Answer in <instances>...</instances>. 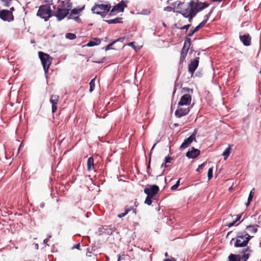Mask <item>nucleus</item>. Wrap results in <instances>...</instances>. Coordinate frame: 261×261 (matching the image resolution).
<instances>
[{
	"label": "nucleus",
	"mask_w": 261,
	"mask_h": 261,
	"mask_svg": "<svg viewBox=\"0 0 261 261\" xmlns=\"http://www.w3.org/2000/svg\"><path fill=\"white\" fill-rule=\"evenodd\" d=\"M48 241H49V240H48V238H46V239H44V241H43V243H44V244H46V245H47V246H49V245H48V244H47V242H48Z\"/></svg>",
	"instance_id": "864d4df0"
},
{
	"label": "nucleus",
	"mask_w": 261,
	"mask_h": 261,
	"mask_svg": "<svg viewBox=\"0 0 261 261\" xmlns=\"http://www.w3.org/2000/svg\"><path fill=\"white\" fill-rule=\"evenodd\" d=\"M151 13V10L149 9H144L142 10L140 12H138V14L144 15H148L150 14Z\"/></svg>",
	"instance_id": "cd10ccee"
},
{
	"label": "nucleus",
	"mask_w": 261,
	"mask_h": 261,
	"mask_svg": "<svg viewBox=\"0 0 261 261\" xmlns=\"http://www.w3.org/2000/svg\"><path fill=\"white\" fill-rule=\"evenodd\" d=\"M184 106H178L177 109L175 112V116L177 118H181L186 116L189 113L191 108L190 107H185Z\"/></svg>",
	"instance_id": "1a4fd4ad"
},
{
	"label": "nucleus",
	"mask_w": 261,
	"mask_h": 261,
	"mask_svg": "<svg viewBox=\"0 0 261 261\" xmlns=\"http://www.w3.org/2000/svg\"><path fill=\"white\" fill-rule=\"evenodd\" d=\"M115 231V228L112 225H101L98 229V233L99 236L102 234L111 235Z\"/></svg>",
	"instance_id": "6e6552de"
},
{
	"label": "nucleus",
	"mask_w": 261,
	"mask_h": 261,
	"mask_svg": "<svg viewBox=\"0 0 261 261\" xmlns=\"http://www.w3.org/2000/svg\"><path fill=\"white\" fill-rule=\"evenodd\" d=\"M172 7H171L170 6H167V7L164 8V10L170 12V11H171L172 10Z\"/></svg>",
	"instance_id": "a18cd8bd"
},
{
	"label": "nucleus",
	"mask_w": 261,
	"mask_h": 261,
	"mask_svg": "<svg viewBox=\"0 0 261 261\" xmlns=\"http://www.w3.org/2000/svg\"><path fill=\"white\" fill-rule=\"evenodd\" d=\"M153 197H151V196H147L146 198V199L145 200V202L144 203L148 205H150L152 203V200H151V198H152Z\"/></svg>",
	"instance_id": "72a5a7b5"
},
{
	"label": "nucleus",
	"mask_w": 261,
	"mask_h": 261,
	"mask_svg": "<svg viewBox=\"0 0 261 261\" xmlns=\"http://www.w3.org/2000/svg\"><path fill=\"white\" fill-rule=\"evenodd\" d=\"M253 237L250 236L246 231L238 232L236 235V239L232 238L230 243L231 244L233 241L234 242V247L236 248H246L249 241Z\"/></svg>",
	"instance_id": "f03ea898"
},
{
	"label": "nucleus",
	"mask_w": 261,
	"mask_h": 261,
	"mask_svg": "<svg viewBox=\"0 0 261 261\" xmlns=\"http://www.w3.org/2000/svg\"><path fill=\"white\" fill-rule=\"evenodd\" d=\"M156 144H157V143H155V144L153 145L152 147L151 148V150H150V157H151V153H152V151L153 149H154V148L155 147V145H156Z\"/></svg>",
	"instance_id": "6e6d98bb"
},
{
	"label": "nucleus",
	"mask_w": 261,
	"mask_h": 261,
	"mask_svg": "<svg viewBox=\"0 0 261 261\" xmlns=\"http://www.w3.org/2000/svg\"><path fill=\"white\" fill-rule=\"evenodd\" d=\"M69 14V9L58 8L57 11L54 14L58 21L63 19Z\"/></svg>",
	"instance_id": "f8f14e48"
},
{
	"label": "nucleus",
	"mask_w": 261,
	"mask_h": 261,
	"mask_svg": "<svg viewBox=\"0 0 261 261\" xmlns=\"http://www.w3.org/2000/svg\"><path fill=\"white\" fill-rule=\"evenodd\" d=\"M111 6L110 4H97L95 3L91 8V11L93 13L100 15L102 17L106 16V13L110 11Z\"/></svg>",
	"instance_id": "39448f33"
},
{
	"label": "nucleus",
	"mask_w": 261,
	"mask_h": 261,
	"mask_svg": "<svg viewBox=\"0 0 261 261\" xmlns=\"http://www.w3.org/2000/svg\"><path fill=\"white\" fill-rule=\"evenodd\" d=\"M95 78L96 77H94L93 78V79H92L89 83V85H90V89H89V91L90 92H92L94 88H95Z\"/></svg>",
	"instance_id": "c85d7f7f"
},
{
	"label": "nucleus",
	"mask_w": 261,
	"mask_h": 261,
	"mask_svg": "<svg viewBox=\"0 0 261 261\" xmlns=\"http://www.w3.org/2000/svg\"><path fill=\"white\" fill-rule=\"evenodd\" d=\"M213 177V168H209L207 172L208 179L210 180Z\"/></svg>",
	"instance_id": "e433bc0d"
},
{
	"label": "nucleus",
	"mask_w": 261,
	"mask_h": 261,
	"mask_svg": "<svg viewBox=\"0 0 261 261\" xmlns=\"http://www.w3.org/2000/svg\"><path fill=\"white\" fill-rule=\"evenodd\" d=\"M72 19H74L75 21L79 23H82L81 19L79 17V16H74L72 18Z\"/></svg>",
	"instance_id": "37998d69"
},
{
	"label": "nucleus",
	"mask_w": 261,
	"mask_h": 261,
	"mask_svg": "<svg viewBox=\"0 0 261 261\" xmlns=\"http://www.w3.org/2000/svg\"><path fill=\"white\" fill-rule=\"evenodd\" d=\"M84 7H85V6H83L81 8H80L78 9L74 8V9L71 10V14H78L79 13H80V12L81 11H82L83 10H84Z\"/></svg>",
	"instance_id": "2f4dec72"
},
{
	"label": "nucleus",
	"mask_w": 261,
	"mask_h": 261,
	"mask_svg": "<svg viewBox=\"0 0 261 261\" xmlns=\"http://www.w3.org/2000/svg\"><path fill=\"white\" fill-rule=\"evenodd\" d=\"M190 26H191V24H187V25H185L184 26L180 28L179 29H180V30H186V31H187L188 30V29H189V28L190 27Z\"/></svg>",
	"instance_id": "a19ab883"
},
{
	"label": "nucleus",
	"mask_w": 261,
	"mask_h": 261,
	"mask_svg": "<svg viewBox=\"0 0 261 261\" xmlns=\"http://www.w3.org/2000/svg\"><path fill=\"white\" fill-rule=\"evenodd\" d=\"M131 211H133V213L135 214H137V210L136 208H134L133 205H127L124 207V212L127 214Z\"/></svg>",
	"instance_id": "5701e85b"
},
{
	"label": "nucleus",
	"mask_w": 261,
	"mask_h": 261,
	"mask_svg": "<svg viewBox=\"0 0 261 261\" xmlns=\"http://www.w3.org/2000/svg\"><path fill=\"white\" fill-rule=\"evenodd\" d=\"M94 169V159L92 157H89L87 161V170L88 171H91Z\"/></svg>",
	"instance_id": "4be33fe9"
},
{
	"label": "nucleus",
	"mask_w": 261,
	"mask_h": 261,
	"mask_svg": "<svg viewBox=\"0 0 261 261\" xmlns=\"http://www.w3.org/2000/svg\"><path fill=\"white\" fill-rule=\"evenodd\" d=\"M80 247V243H78V244H76L72 248H76V249H79Z\"/></svg>",
	"instance_id": "603ef678"
},
{
	"label": "nucleus",
	"mask_w": 261,
	"mask_h": 261,
	"mask_svg": "<svg viewBox=\"0 0 261 261\" xmlns=\"http://www.w3.org/2000/svg\"><path fill=\"white\" fill-rule=\"evenodd\" d=\"M9 11H11V13H12V12L14 11V7H11L10 9V10H9Z\"/></svg>",
	"instance_id": "e2e57ef3"
},
{
	"label": "nucleus",
	"mask_w": 261,
	"mask_h": 261,
	"mask_svg": "<svg viewBox=\"0 0 261 261\" xmlns=\"http://www.w3.org/2000/svg\"><path fill=\"white\" fill-rule=\"evenodd\" d=\"M231 146H232L231 145H229L228 146V147L227 148H226L225 149V150H224V151L223 152V155L224 156V160H226L227 159V158H228V156L230 154V153Z\"/></svg>",
	"instance_id": "a878e982"
},
{
	"label": "nucleus",
	"mask_w": 261,
	"mask_h": 261,
	"mask_svg": "<svg viewBox=\"0 0 261 261\" xmlns=\"http://www.w3.org/2000/svg\"><path fill=\"white\" fill-rule=\"evenodd\" d=\"M181 93H192L193 92V90L192 89H190L187 87H184L181 89Z\"/></svg>",
	"instance_id": "7c9ffc66"
},
{
	"label": "nucleus",
	"mask_w": 261,
	"mask_h": 261,
	"mask_svg": "<svg viewBox=\"0 0 261 261\" xmlns=\"http://www.w3.org/2000/svg\"><path fill=\"white\" fill-rule=\"evenodd\" d=\"M127 45L129 46H130V47H132L133 48H136V46L135 45V43L134 42H129L128 43Z\"/></svg>",
	"instance_id": "de8ad7c7"
},
{
	"label": "nucleus",
	"mask_w": 261,
	"mask_h": 261,
	"mask_svg": "<svg viewBox=\"0 0 261 261\" xmlns=\"http://www.w3.org/2000/svg\"><path fill=\"white\" fill-rule=\"evenodd\" d=\"M191 44V39L188 37H186L185 38L184 46H183V47L181 49V51L180 52V61H179L180 64H181L182 63H183L184 61H185V59L187 56L188 51L189 49Z\"/></svg>",
	"instance_id": "0eeeda50"
},
{
	"label": "nucleus",
	"mask_w": 261,
	"mask_h": 261,
	"mask_svg": "<svg viewBox=\"0 0 261 261\" xmlns=\"http://www.w3.org/2000/svg\"><path fill=\"white\" fill-rule=\"evenodd\" d=\"M44 205H45V203L44 202H41L40 204V207L43 208L44 207Z\"/></svg>",
	"instance_id": "052dcab7"
},
{
	"label": "nucleus",
	"mask_w": 261,
	"mask_h": 261,
	"mask_svg": "<svg viewBox=\"0 0 261 261\" xmlns=\"http://www.w3.org/2000/svg\"><path fill=\"white\" fill-rule=\"evenodd\" d=\"M204 26V25L202 23L200 22L193 30H191L190 31L187 37H189L192 36L195 32L198 31L199 29L203 27Z\"/></svg>",
	"instance_id": "393cba45"
},
{
	"label": "nucleus",
	"mask_w": 261,
	"mask_h": 261,
	"mask_svg": "<svg viewBox=\"0 0 261 261\" xmlns=\"http://www.w3.org/2000/svg\"><path fill=\"white\" fill-rule=\"evenodd\" d=\"M239 38L240 41L244 46H248L251 45V37L249 34H246L244 35L240 34Z\"/></svg>",
	"instance_id": "f3484780"
},
{
	"label": "nucleus",
	"mask_w": 261,
	"mask_h": 261,
	"mask_svg": "<svg viewBox=\"0 0 261 261\" xmlns=\"http://www.w3.org/2000/svg\"><path fill=\"white\" fill-rule=\"evenodd\" d=\"M66 7H67L66 9H69V11L70 9H71V7H72L71 3H70V2H67V3H66Z\"/></svg>",
	"instance_id": "09e8293b"
},
{
	"label": "nucleus",
	"mask_w": 261,
	"mask_h": 261,
	"mask_svg": "<svg viewBox=\"0 0 261 261\" xmlns=\"http://www.w3.org/2000/svg\"><path fill=\"white\" fill-rule=\"evenodd\" d=\"M39 57L41 61L44 73L47 76L48 72V69L52 61V59L49 55L42 51L39 52Z\"/></svg>",
	"instance_id": "423d86ee"
},
{
	"label": "nucleus",
	"mask_w": 261,
	"mask_h": 261,
	"mask_svg": "<svg viewBox=\"0 0 261 261\" xmlns=\"http://www.w3.org/2000/svg\"><path fill=\"white\" fill-rule=\"evenodd\" d=\"M124 40V38H120L119 39H118L117 40H115V41H116V42H122Z\"/></svg>",
	"instance_id": "4d7b16f0"
},
{
	"label": "nucleus",
	"mask_w": 261,
	"mask_h": 261,
	"mask_svg": "<svg viewBox=\"0 0 261 261\" xmlns=\"http://www.w3.org/2000/svg\"><path fill=\"white\" fill-rule=\"evenodd\" d=\"M73 14H71V12H70V13H69L66 17H67L68 19H72L73 17Z\"/></svg>",
	"instance_id": "8fccbe9b"
},
{
	"label": "nucleus",
	"mask_w": 261,
	"mask_h": 261,
	"mask_svg": "<svg viewBox=\"0 0 261 261\" xmlns=\"http://www.w3.org/2000/svg\"><path fill=\"white\" fill-rule=\"evenodd\" d=\"M127 214L124 212L123 213L120 214L118 215V217L119 218H122L125 217Z\"/></svg>",
	"instance_id": "49530a36"
},
{
	"label": "nucleus",
	"mask_w": 261,
	"mask_h": 261,
	"mask_svg": "<svg viewBox=\"0 0 261 261\" xmlns=\"http://www.w3.org/2000/svg\"><path fill=\"white\" fill-rule=\"evenodd\" d=\"M116 43V41H113L112 42V43H110L109 44H108L106 47V50H110V49H114V48L112 47V46L115 43Z\"/></svg>",
	"instance_id": "c9c22d12"
},
{
	"label": "nucleus",
	"mask_w": 261,
	"mask_h": 261,
	"mask_svg": "<svg viewBox=\"0 0 261 261\" xmlns=\"http://www.w3.org/2000/svg\"><path fill=\"white\" fill-rule=\"evenodd\" d=\"M184 4V2H178L177 8L179 10L177 11V12L181 14L184 17L188 18L189 21H191L198 12L201 11L210 5L207 3H202L198 1L197 2L192 1L185 7L183 6Z\"/></svg>",
	"instance_id": "f257e3e1"
},
{
	"label": "nucleus",
	"mask_w": 261,
	"mask_h": 261,
	"mask_svg": "<svg viewBox=\"0 0 261 261\" xmlns=\"http://www.w3.org/2000/svg\"><path fill=\"white\" fill-rule=\"evenodd\" d=\"M122 18L116 17L114 19L105 20V21L107 22L109 24H115V23H122Z\"/></svg>",
	"instance_id": "b1692460"
},
{
	"label": "nucleus",
	"mask_w": 261,
	"mask_h": 261,
	"mask_svg": "<svg viewBox=\"0 0 261 261\" xmlns=\"http://www.w3.org/2000/svg\"><path fill=\"white\" fill-rule=\"evenodd\" d=\"M250 202H251V201H249V200L248 199V200H247V202L246 203V205L247 206H248L250 204Z\"/></svg>",
	"instance_id": "0e129e2a"
},
{
	"label": "nucleus",
	"mask_w": 261,
	"mask_h": 261,
	"mask_svg": "<svg viewBox=\"0 0 261 261\" xmlns=\"http://www.w3.org/2000/svg\"><path fill=\"white\" fill-rule=\"evenodd\" d=\"M164 261H176L174 258H172V259L167 258L164 260Z\"/></svg>",
	"instance_id": "13d9d810"
},
{
	"label": "nucleus",
	"mask_w": 261,
	"mask_h": 261,
	"mask_svg": "<svg viewBox=\"0 0 261 261\" xmlns=\"http://www.w3.org/2000/svg\"><path fill=\"white\" fill-rule=\"evenodd\" d=\"M66 38L69 40H74L76 39V36L75 34L68 33L66 34Z\"/></svg>",
	"instance_id": "c756f323"
},
{
	"label": "nucleus",
	"mask_w": 261,
	"mask_h": 261,
	"mask_svg": "<svg viewBox=\"0 0 261 261\" xmlns=\"http://www.w3.org/2000/svg\"><path fill=\"white\" fill-rule=\"evenodd\" d=\"M192 101V96L189 93L184 94L180 98L178 102V106H185V107H189Z\"/></svg>",
	"instance_id": "ddd939ff"
},
{
	"label": "nucleus",
	"mask_w": 261,
	"mask_h": 261,
	"mask_svg": "<svg viewBox=\"0 0 261 261\" xmlns=\"http://www.w3.org/2000/svg\"><path fill=\"white\" fill-rule=\"evenodd\" d=\"M196 134V130H194L193 133L188 138L185 139L180 146V149H184L189 146V145L193 141H196L195 135Z\"/></svg>",
	"instance_id": "2eb2a0df"
},
{
	"label": "nucleus",
	"mask_w": 261,
	"mask_h": 261,
	"mask_svg": "<svg viewBox=\"0 0 261 261\" xmlns=\"http://www.w3.org/2000/svg\"><path fill=\"white\" fill-rule=\"evenodd\" d=\"M259 227L258 225H250L246 226V229L249 231V232L255 234L257 231V228Z\"/></svg>",
	"instance_id": "aec40b11"
},
{
	"label": "nucleus",
	"mask_w": 261,
	"mask_h": 261,
	"mask_svg": "<svg viewBox=\"0 0 261 261\" xmlns=\"http://www.w3.org/2000/svg\"><path fill=\"white\" fill-rule=\"evenodd\" d=\"M172 160V158L168 155L165 158L164 162H165V163H169L171 162Z\"/></svg>",
	"instance_id": "4c0bfd02"
},
{
	"label": "nucleus",
	"mask_w": 261,
	"mask_h": 261,
	"mask_svg": "<svg viewBox=\"0 0 261 261\" xmlns=\"http://www.w3.org/2000/svg\"><path fill=\"white\" fill-rule=\"evenodd\" d=\"M37 16L47 21L51 16H54V12L51 9L50 4H45L40 6L37 13Z\"/></svg>",
	"instance_id": "20e7f679"
},
{
	"label": "nucleus",
	"mask_w": 261,
	"mask_h": 261,
	"mask_svg": "<svg viewBox=\"0 0 261 261\" xmlns=\"http://www.w3.org/2000/svg\"><path fill=\"white\" fill-rule=\"evenodd\" d=\"M125 255L124 254H122V255H118L117 261H121V260H124L125 259Z\"/></svg>",
	"instance_id": "ea45409f"
},
{
	"label": "nucleus",
	"mask_w": 261,
	"mask_h": 261,
	"mask_svg": "<svg viewBox=\"0 0 261 261\" xmlns=\"http://www.w3.org/2000/svg\"><path fill=\"white\" fill-rule=\"evenodd\" d=\"M138 203L137 202V200L136 199L135 201L134 202L133 206L134 208H136V207L138 206Z\"/></svg>",
	"instance_id": "5fc2aeb1"
},
{
	"label": "nucleus",
	"mask_w": 261,
	"mask_h": 261,
	"mask_svg": "<svg viewBox=\"0 0 261 261\" xmlns=\"http://www.w3.org/2000/svg\"><path fill=\"white\" fill-rule=\"evenodd\" d=\"M180 179H178V180L176 181V182L175 183V184H174L173 186H172L171 187V190L172 191H174L175 190H176L178 187L179 186V182H180Z\"/></svg>",
	"instance_id": "f704fd0d"
},
{
	"label": "nucleus",
	"mask_w": 261,
	"mask_h": 261,
	"mask_svg": "<svg viewBox=\"0 0 261 261\" xmlns=\"http://www.w3.org/2000/svg\"><path fill=\"white\" fill-rule=\"evenodd\" d=\"M126 7V4L123 1H121L113 7L109 14L110 15H114L119 12H122Z\"/></svg>",
	"instance_id": "9b49d317"
},
{
	"label": "nucleus",
	"mask_w": 261,
	"mask_h": 261,
	"mask_svg": "<svg viewBox=\"0 0 261 261\" xmlns=\"http://www.w3.org/2000/svg\"><path fill=\"white\" fill-rule=\"evenodd\" d=\"M167 163H165V162H164V163H163L162 165H161V168H166V167H168V165H166Z\"/></svg>",
	"instance_id": "3c124183"
},
{
	"label": "nucleus",
	"mask_w": 261,
	"mask_h": 261,
	"mask_svg": "<svg viewBox=\"0 0 261 261\" xmlns=\"http://www.w3.org/2000/svg\"><path fill=\"white\" fill-rule=\"evenodd\" d=\"M100 40L98 38H94L90 40L87 44V46L88 47H92L95 45H98L100 43Z\"/></svg>",
	"instance_id": "412c9836"
},
{
	"label": "nucleus",
	"mask_w": 261,
	"mask_h": 261,
	"mask_svg": "<svg viewBox=\"0 0 261 261\" xmlns=\"http://www.w3.org/2000/svg\"><path fill=\"white\" fill-rule=\"evenodd\" d=\"M242 215H243V214H240V215H237V218H236V220H234V221H232V222H230V223H227V224H226V225L227 226L229 227H230L232 226L233 225H234V224H235L237 222L239 221L240 220V219H241V217H242Z\"/></svg>",
	"instance_id": "bb28decb"
},
{
	"label": "nucleus",
	"mask_w": 261,
	"mask_h": 261,
	"mask_svg": "<svg viewBox=\"0 0 261 261\" xmlns=\"http://www.w3.org/2000/svg\"><path fill=\"white\" fill-rule=\"evenodd\" d=\"M254 189H253L249 193V196H248V199L249 200V201H251L252 200V198H253V191H254Z\"/></svg>",
	"instance_id": "58836bf2"
},
{
	"label": "nucleus",
	"mask_w": 261,
	"mask_h": 261,
	"mask_svg": "<svg viewBox=\"0 0 261 261\" xmlns=\"http://www.w3.org/2000/svg\"><path fill=\"white\" fill-rule=\"evenodd\" d=\"M199 62V58L198 57H196L194 59L191 60L190 63L188 65V71L191 74H193L197 69Z\"/></svg>",
	"instance_id": "4468645a"
},
{
	"label": "nucleus",
	"mask_w": 261,
	"mask_h": 261,
	"mask_svg": "<svg viewBox=\"0 0 261 261\" xmlns=\"http://www.w3.org/2000/svg\"><path fill=\"white\" fill-rule=\"evenodd\" d=\"M0 18L3 21L11 22L14 20V16L11 11L8 10L0 11Z\"/></svg>",
	"instance_id": "9d476101"
},
{
	"label": "nucleus",
	"mask_w": 261,
	"mask_h": 261,
	"mask_svg": "<svg viewBox=\"0 0 261 261\" xmlns=\"http://www.w3.org/2000/svg\"><path fill=\"white\" fill-rule=\"evenodd\" d=\"M215 8V7H213V8H212L210 10V11H209V12H211V13L212 14L213 13V12L214 11Z\"/></svg>",
	"instance_id": "680f3d73"
},
{
	"label": "nucleus",
	"mask_w": 261,
	"mask_h": 261,
	"mask_svg": "<svg viewBox=\"0 0 261 261\" xmlns=\"http://www.w3.org/2000/svg\"><path fill=\"white\" fill-rule=\"evenodd\" d=\"M200 153V150L192 147L191 150H189L186 153V156L189 159H195L197 158Z\"/></svg>",
	"instance_id": "6ab92c4d"
},
{
	"label": "nucleus",
	"mask_w": 261,
	"mask_h": 261,
	"mask_svg": "<svg viewBox=\"0 0 261 261\" xmlns=\"http://www.w3.org/2000/svg\"><path fill=\"white\" fill-rule=\"evenodd\" d=\"M59 98V96L57 95H52L50 96L49 101L52 105L51 112L53 113H55L57 110V104L58 103Z\"/></svg>",
	"instance_id": "a211bd4d"
},
{
	"label": "nucleus",
	"mask_w": 261,
	"mask_h": 261,
	"mask_svg": "<svg viewBox=\"0 0 261 261\" xmlns=\"http://www.w3.org/2000/svg\"><path fill=\"white\" fill-rule=\"evenodd\" d=\"M150 162H151V157H150L149 158V163H148V165L147 167V169H149L150 167Z\"/></svg>",
	"instance_id": "bf43d9fd"
},
{
	"label": "nucleus",
	"mask_w": 261,
	"mask_h": 261,
	"mask_svg": "<svg viewBox=\"0 0 261 261\" xmlns=\"http://www.w3.org/2000/svg\"><path fill=\"white\" fill-rule=\"evenodd\" d=\"M240 254H230L228 256V261H247L252 252L249 247L243 248L239 251Z\"/></svg>",
	"instance_id": "7ed1b4c3"
},
{
	"label": "nucleus",
	"mask_w": 261,
	"mask_h": 261,
	"mask_svg": "<svg viewBox=\"0 0 261 261\" xmlns=\"http://www.w3.org/2000/svg\"><path fill=\"white\" fill-rule=\"evenodd\" d=\"M212 1L213 2H221L222 0H212Z\"/></svg>",
	"instance_id": "338daca9"
},
{
	"label": "nucleus",
	"mask_w": 261,
	"mask_h": 261,
	"mask_svg": "<svg viewBox=\"0 0 261 261\" xmlns=\"http://www.w3.org/2000/svg\"><path fill=\"white\" fill-rule=\"evenodd\" d=\"M2 2H4L5 3V6L6 7H8L9 6L10 3H11V0H1Z\"/></svg>",
	"instance_id": "79ce46f5"
},
{
	"label": "nucleus",
	"mask_w": 261,
	"mask_h": 261,
	"mask_svg": "<svg viewBox=\"0 0 261 261\" xmlns=\"http://www.w3.org/2000/svg\"><path fill=\"white\" fill-rule=\"evenodd\" d=\"M211 12H208L207 14H206L204 16V19L203 20V21L201 22V23H202L204 25L205 24V23H206V22L207 21L208 18H210V16L211 15Z\"/></svg>",
	"instance_id": "473e14b6"
},
{
	"label": "nucleus",
	"mask_w": 261,
	"mask_h": 261,
	"mask_svg": "<svg viewBox=\"0 0 261 261\" xmlns=\"http://www.w3.org/2000/svg\"><path fill=\"white\" fill-rule=\"evenodd\" d=\"M174 126H178L179 124L178 123H174Z\"/></svg>",
	"instance_id": "774afa93"
},
{
	"label": "nucleus",
	"mask_w": 261,
	"mask_h": 261,
	"mask_svg": "<svg viewBox=\"0 0 261 261\" xmlns=\"http://www.w3.org/2000/svg\"><path fill=\"white\" fill-rule=\"evenodd\" d=\"M159 191V188L158 186L153 185L150 188H145L144 190V193L148 196L153 197Z\"/></svg>",
	"instance_id": "dca6fc26"
},
{
	"label": "nucleus",
	"mask_w": 261,
	"mask_h": 261,
	"mask_svg": "<svg viewBox=\"0 0 261 261\" xmlns=\"http://www.w3.org/2000/svg\"><path fill=\"white\" fill-rule=\"evenodd\" d=\"M204 165V163H202V164L201 165H199L197 168V169H196V171L197 172H199L200 171L201 169H202L203 166Z\"/></svg>",
	"instance_id": "c03bdc74"
},
{
	"label": "nucleus",
	"mask_w": 261,
	"mask_h": 261,
	"mask_svg": "<svg viewBox=\"0 0 261 261\" xmlns=\"http://www.w3.org/2000/svg\"><path fill=\"white\" fill-rule=\"evenodd\" d=\"M47 237V238H48V240H49L51 237V234H48Z\"/></svg>",
	"instance_id": "69168bd1"
}]
</instances>
